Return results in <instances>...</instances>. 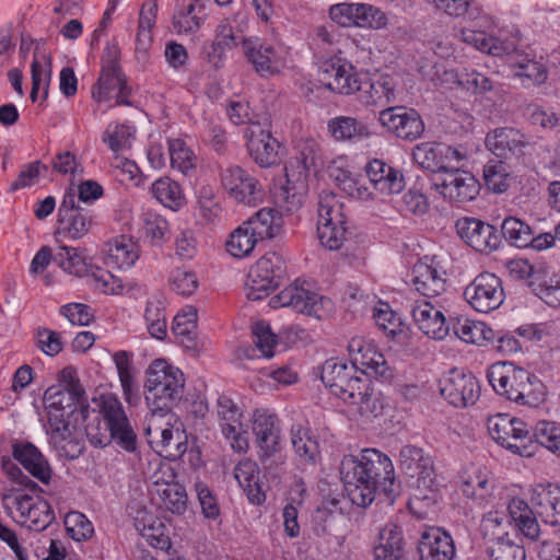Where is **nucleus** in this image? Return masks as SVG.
Instances as JSON below:
<instances>
[{
	"label": "nucleus",
	"mask_w": 560,
	"mask_h": 560,
	"mask_svg": "<svg viewBox=\"0 0 560 560\" xmlns=\"http://www.w3.org/2000/svg\"><path fill=\"white\" fill-rule=\"evenodd\" d=\"M340 476L349 499L358 506L370 505L377 494L393 503L397 494L392 459L375 448L345 456Z\"/></svg>",
	"instance_id": "obj_1"
},
{
	"label": "nucleus",
	"mask_w": 560,
	"mask_h": 560,
	"mask_svg": "<svg viewBox=\"0 0 560 560\" xmlns=\"http://www.w3.org/2000/svg\"><path fill=\"white\" fill-rule=\"evenodd\" d=\"M318 80L326 89L342 95L354 94L364 106L385 107L396 101L394 80L388 75L376 80L355 72L342 58H331L322 63Z\"/></svg>",
	"instance_id": "obj_2"
},
{
	"label": "nucleus",
	"mask_w": 560,
	"mask_h": 560,
	"mask_svg": "<svg viewBox=\"0 0 560 560\" xmlns=\"http://www.w3.org/2000/svg\"><path fill=\"white\" fill-rule=\"evenodd\" d=\"M97 407L102 420L90 422L85 427L90 443L96 447H103L114 441L126 452H136L137 434L120 400L113 394H103L100 396Z\"/></svg>",
	"instance_id": "obj_3"
},
{
	"label": "nucleus",
	"mask_w": 560,
	"mask_h": 560,
	"mask_svg": "<svg viewBox=\"0 0 560 560\" xmlns=\"http://www.w3.org/2000/svg\"><path fill=\"white\" fill-rule=\"evenodd\" d=\"M145 401L151 410L164 412L171 410L184 390L183 372L163 359L154 360L147 370Z\"/></svg>",
	"instance_id": "obj_4"
},
{
	"label": "nucleus",
	"mask_w": 560,
	"mask_h": 560,
	"mask_svg": "<svg viewBox=\"0 0 560 560\" xmlns=\"http://www.w3.org/2000/svg\"><path fill=\"white\" fill-rule=\"evenodd\" d=\"M252 429L264 469L268 474L281 472L287 457L282 453V430L278 417L267 410H256Z\"/></svg>",
	"instance_id": "obj_5"
},
{
	"label": "nucleus",
	"mask_w": 560,
	"mask_h": 560,
	"mask_svg": "<svg viewBox=\"0 0 560 560\" xmlns=\"http://www.w3.org/2000/svg\"><path fill=\"white\" fill-rule=\"evenodd\" d=\"M269 305L272 308L290 307L298 313L314 316L317 319L326 318L332 312L330 299L319 295L312 290L308 282L301 280H295L271 298Z\"/></svg>",
	"instance_id": "obj_6"
},
{
	"label": "nucleus",
	"mask_w": 560,
	"mask_h": 560,
	"mask_svg": "<svg viewBox=\"0 0 560 560\" xmlns=\"http://www.w3.org/2000/svg\"><path fill=\"white\" fill-rule=\"evenodd\" d=\"M242 51L262 78L282 73L291 67L290 49L281 44L264 43L258 37L242 40Z\"/></svg>",
	"instance_id": "obj_7"
},
{
	"label": "nucleus",
	"mask_w": 560,
	"mask_h": 560,
	"mask_svg": "<svg viewBox=\"0 0 560 560\" xmlns=\"http://www.w3.org/2000/svg\"><path fill=\"white\" fill-rule=\"evenodd\" d=\"M174 415L168 411L159 412L152 410V413L147 418V427L144 434L148 443L159 454L168 456H177L185 452L186 445L182 442V433L179 430H174L172 421Z\"/></svg>",
	"instance_id": "obj_8"
},
{
	"label": "nucleus",
	"mask_w": 560,
	"mask_h": 560,
	"mask_svg": "<svg viewBox=\"0 0 560 560\" xmlns=\"http://www.w3.org/2000/svg\"><path fill=\"white\" fill-rule=\"evenodd\" d=\"M487 428L490 436L501 446L521 456H529L527 442L530 441L527 424L521 419L506 413L488 418Z\"/></svg>",
	"instance_id": "obj_9"
},
{
	"label": "nucleus",
	"mask_w": 560,
	"mask_h": 560,
	"mask_svg": "<svg viewBox=\"0 0 560 560\" xmlns=\"http://www.w3.org/2000/svg\"><path fill=\"white\" fill-rule=\"evenodd\" d=\"M348 353L352 366L365 376H374L389 381L394 376L393 369L375 343L364 337H353L348 343Z\"/></svg>",
	"instance_id": "obj_10"
},
{
	"label": "nucleus",
	"mask_w": 560,
	"mask_h": 560,
	"mask_svg": "<svg viewBox=\"0 0 560 560\" xmlns=\"http://www.w3.org/2000/svg\"><path fill=\"white\" fill-rule=\"evenodd\" d=\"M447 299H420L411 305V316L418 328L428 337L443 340L450 332L452 318L445 312Z\"/></svg>",
	"instance_id": "obj_11"
},
{
	"label": "nucleus",
	"mask_w": 560,
	"mask_h": 560,
	"mask_svg": "<svg viewBox=\"0 0 560 560\" xmlns=\"http://www.w3.org/2000/svg\"><path fill=\"white\" fill-rule=\"evenodd\" d=\"M215 415L220 431L231 448L236 453H246L249 443L240 407L229 396L221 395L217 399Z\"/></svg>",
	"instance_id": "obj_12"
},
{
	"label": "nucleus",
	"mask_w": 560,
	"mask_h": 560,
	"mask_svg": "<svg viewBox=\"0 0 560 560\" xmlns=\"http://www.w3.org/2000/svg\"><path fill=\"white\" fill-rule=\"evenodd\" d=\"M504 296L501 279L491 272L478 275L464 290L465 300L480 313L499 308Z\"/></svg>",
	"instance_id": "obj_13"
},
{
	"label": "nucleus",
	"mask_w": 560,
	"mask_h": 560,
	"mask_svg": "<svg viewBox=\"0 0 560 560\" xmlns=\"http://www.w3.org/2000/svg\"><path fill=\"white\" fill-rule=\"evenodd\" d=\"M223 189L237 202L255 205L262 197L260 183L249 172L238 165H228L220 172Z\"/></svg>",
	"instance_id": "obj_14"
},
{
	"label": "nucleus",
	"mask_w": 560,
	"mask_h": 560,
	"mask_svg": "<svg viewBox=\"0 0 560 560\" xmlns=\"http://www.w3.org/2000/svg\"><path fill=\"white\" fill-rule=\"evenodd\" d=\"M417 490L419 494H415L408 508L416 521L432 520V515L436 513L435 491L438 489L436 476L433 467V460L430 458L428 464H422L421 468L416 472Z\"/></svg>",
	"instance_id": "obj_15"
},
{
	"label": "nucleus",
	"mask_w": 560,
	"mask_h": 560,
	"mask_svg": "<svg viewBox=\"0 0 560 560\" xmlns=\"http://www.w3.org/2000/svg\"><path fill=\"white\" fill-rule=\"evenodd\" d=\"M434 187L439 192L451 201L467 202L479 194V182L469 172L458 168L446 170L433 179Z\"/></svg>",
	"instance_id": "obj_16"
},
{
	"label": "nucleus",
	"mask_w": 560,
	"mask_h": 560,
	"mask_svg": "<svg viewBox=\"0 0 560 560\" xmlns=\"http://www.w3.org/2000/svg\"><path fill=\"white\" fill-rule=\"evenodd\" d=\"M479 384L471 373L452 370L440 381V393L450 405L466 408L479 397Z\"/></svg>",
	"instance_id": "obj_17"
},
{
	"label": "nucleus",
	"mask_w": 560,
	"mask_h": 560,
	"mask_svg": "<svg viewBox=\"0 0 560 560\" xmlns=\"http://www.w3.org/2000/svg\"><path fill=\"white\" fill-rule=\"evenodd\" d=\"M412 159L421 168L443 174L453 161L464 160L465 154L444 143L423 142L413 148Z\"/></svg>",
	"instance_id": "obj_18"
},
{
	"label": "nucleus",
	"mask_w": 560,
	"mask_h": 560,
	"mask_svg": "<svg viewBox=\"0 0 560 560\" xmlns=\"http://www.w3.org/2000/svg\"><path fill=\"white\" fill-rule=\"evenodd\" d=\"M456 229L460 238L480 253L495 250L501 243L497 229L476 218L465 217L457 220Z\"/></svg>",
	"instance_id": "obj_19"
},
{
	"label": "nucleus",
	"mask_w": 560,
	"mask_h": 560,
	"mask_svg": "<svg viewBox=\"0 0 560 560\" xmlns=\"http://www.w3.org/2000/svg\"><path fill=\"white\" fill-rule=\"evenodd\" d=\"M129 93L126 78L118 65H103L100 78L92 88V97L100 103L114 100L115 105H129Z\"/></svg>",
	"instance_id": "obj_20"
},
{
	"label": "nucleus",
	"mask_w": 560,
	"mask_h": 560,
	"mask_svg": "<svg viewBox=\"0 0 560 560\" xmlns=\"http://www.w3.org/2000/svg\"><path fill=\"white\" fill-rule=\"evenodd\" d=\"M380 122L396 137L413 141L423 130L424 124L420 115L406 107H388L380 113Z\"/></svg>",
	"instance_id": "obj_21"
},
{
	"label": "nucleus",
	"mask_w": 560,
	"mask_h": 560,
	"mask_svg": "<svg viewBox=\"0 0 560 560\" xmlns=\"http://www.w3.org/2000/svg\"><path fill=\"white\" fill-rule=\"evenodd\" d=\"M244 138L252 159L261 167H269L278 160V141L260 122L252 121L244 130Z\"/></svg>",
	"instance_id": "obj_22"
},
{
	"label": "nucleus",
	"mask_w": 560,
	"mask_h": 560,
	"mask_svg": "<svg viewBox=\"0 0 560 560\" xmlns=\"http://www.w3.org/2000/svg\"><path fill=\"white\" fill-rule=\"evenodd\" d=\"M175 472L168 467H161L152 475L151 493L158 495L164 506L173 513H182L186 509L187 494L185 488L175 481Z\"/></svg>",
	"instance_id": "obj_23"
},
{
	"label": "nucleus",
	"mask_w": 560,
	"mask_h": 560,
	"mask_svg": "<svg viewBox=\"0 0 560 560\" xmlns=\"http://www.w3.org/2000/svg\"><path fill=\"white\" fill-rule=\"evenodd\" d=\"M487 377L493 390L501 397L513 401L529 372L511 362H495L487 371Z\"/></svg>",
	"instance_id": "obj_24"
},
{
	"label": "nucleus",
	"mask_w": 560,
	"mask_h": 560,
	"mask_svg": "<svg viewBox=\"0 0 560 560\" xmlns=\"http://www.w3.org/2000/svg\"><path fill=\"white\" fill-rule=\"evenodd\" d=\"M485 143L489 151L502 159L523 154L530 144L525 133L512 127H500L489 131Z\"/></svg>",
	"instance_id": "obj_25"
},
{
	"label": "nucleus",
	"mask_w": 560,
	"mask_h": 560,
	"mask_svg": "<svg viewBox=\"0 0 560 560\" xmlns=\"http://www.w3.org/2000/svg\"><path fill=\"white\" fill-rule=\"evenodd\" d=\"M446 273L433 260H419L412 268L411 282L422 299H445Z\"/></svg>",
	"instance_id": "obj_26"
},
{
	"label": "nucleus",
	"mask_w": 560,
	"mask_h": 560,
	"mask_svg": "<svg viewBox=\"0 0 560 560\" xmlns=\"http://www.w3.org/2000/svg\"><path fill=\"white\" fill-rule=\"evenodd\" d=\"M294 156L285 166L290 176L308 179L310 174L316 173L323 165V154L319 143L313 138H301L294 147Z\"/></svg>",
	"instance_id": "obj_27"
},
{
	"label": "nucleus",
	"mask_w": 560,
	"mask_h": 560,
	"mask_svg": "<svg viewBox=\"0 0 560 560\" xmlns=\"http://www.w3.org/2000/svg\"><path fill=\"white\" fill-rule=\"evenodd\" d=\"M12 455L27 472L44 485L52 477V468L44 454L31 442L15 441L12 444Z\"/></svg>",
	"instance_id": "obj_28"
},
{
	"label": "nucleus",
	"mask_w": 560,
	"mask_h": 560,
	"mask_svg": "<svg viewBox=\"0 0 560 560\" xmlns=\"http://www.w3.org/2000/svg\"><path fill=\"white\" fill-rule=\"evenodd\" d=\"M207 20L206 5L195 0H176L172 27L177 35H195Z\"/></svg>",
	"instance_id": "obj_29"
},
{
	"label": "nucleus",
	"mask_w": 560,
	"mask_h": 560,
	"mask_svg": "<svg viewBox=\"0 0 560 560\" xmlns=\"http://www.w3.org/2000/svg\"><path fill=\"white\" fill-rule=\"evenodd\" d=\"M82 396L70 393L60 385H51L44 394V404L47 411L48 424L56 425L69 422V417Z\"/></svg>",
	"instance_id": "obj_30"
},
{
	"label": "nucleus",
	"mask_w": 560,
	"mask_h": 560,
	"mask_svg": "<svg viewBox=\"0 0 560 560\" xmlns=\"http://www.w3.org/2000/svg\"><path fill=\"white\" fill-rule=\"evenodd\" d=\"M420 560H452L455 546L452 536L444 527H428L418 545Z\"/></svg>",
	"instance_id": "obj_31"
},
{
	"label": "nucleus",
	"mask_w": 560,
	"mask_h": 560,
	"mask_svg": "<svg viewBox=\"0 0 560 560\" xmlns=\"http://www.w3.org/2000/svg\"><path fill=\"white\" fill-rule=\"evenodd\" d=\"M248 24L249 18L244 11H237L220 20L214 31L213 48L215 50H225L233 49L240 44L242 45V40L247 39L242 34L247 31Z\"/></svg>",
	"instance_id": "obj_32"
},
{
	"label": "nucleus",
	"mask_w": 560,
	"mask_h": 560,
	"mask_svg": "<svg viewBox=\"0 0 560 560\" xmlns=\"http://www.w3.org/2000/svg\"><path fill=\"white\" fill-rule=\"evenodd\" d=\"M539 506L534 510L521 499L513 498L508 503L505 511H490L483 515L482 521L494 525H501L506 518L514 525H539L541 523Z\"/></svg>",
	"instance_id": "obj_33"
},
{
	"label": "nucleus",
	"mask_w": 560,
	"mask_h": 560,
	"mask_svg": "<svg viewBox=\"0 0 560 560\" xmlns=\"http://www.w3.org/2000/svg\"><path fill=\"white\" fill-rule=\"evenodd\" d=\"M365 172L374 189L383 195L399 194L405 187L402 174L382 160L369 162Z\"/></svg>",
	"instance_id": "obj_34"
},
{
	"label": "nucleus",
	"mask_w": 560,
	"mask_h": 560,
	"mask_svg": "<svg viewBox=\"0 0 560 560\" xmlns=\"http://www.w3.org/2000/svg\"><path fill=\"white\" fill-rule=\"evenodd\" d=\"M46 432L49 436V443L57 452L59 457L66 459L78 458L83 450L84 443L69 422L62 424L47 425Z\"/></svg>",
	"instance_id": "obj_35"
},
{
	"label": "nucleus",
	"mask_w": 560,
	"mask_h": 560,
	"mask_svg": "<svg viewBox=\"0 0 560 560\" xmlns=\"http://www.w3.org/2000/svg\"><path fill=\"white\" fill-rule=\"evenodd\" d=\"M495 483L490 471L477 468L468 474L460 483V491L474 504L483 506L491 502L494 495Z\"/></svg>",
	"instance_id": "obj_36"
},
{
	"label": "nucleus",
	"mask_w": 560,
	"mask_h": 560,
	"mask_svg": "<svg viewBox=\"0 0 560 560\" xmlns=\"http://www.w3.org/2000/svg\"><path fill=\"white\" fill-rule=\"evenodd\" d=\"M327 130L330 137L339 142H359L371 136L369 127L351 116L331 118L327 122Z\"/></svg>",
	"instance_id": "obj_37"
},
{
	"label": "nucleus",
	"mask_w": 560,
	"mask_h": 560,
	"mask_svg": "<svg viewBox=\"0 0 560 560\" xmlns=\"http://www.w3.org/2000/svg\"><path fill=\"white\" fill-rule=\"evenodd\" d=\"M290 440L295 455L305 465H315L319 459V444L312 430L302 424H294L290 430Z\"/></svg>",
	"instance_id": "obj_38"
},
{
	"label": "nucleus",
	"mask_w": 560,
	"mask_h": 560,
	"mask_svg": "<svg viewBox=\"0 0 560 560\" xmlns=\"http://www.w3.org/2000/svg\"><path fill=\"white\" fill-rule=\"evenodd\" d=\"M4 508L18 525L31 522L33 525L40 522L37 517L38 506L30 494L21 493L19 489L3 497Z\"/></svg>",
	"instance_id": "obj_39"
},
{
	"label": "nucleus",
	"mask_w": 560,
	"mask_h": 560,
	"mask_svg": "<svg viewBox=\"0 0 560 560\" xmlns=\"http://www.w3.org/2000/svg\"><path fill=\"white\" fill-rule=\"evenodd\" d=\"M234 477L252 503L261 504L266 500L259 485V468L256 462L249 458L241 460L234 469Z\"/></svg>",
	"instance_id": "obj_40"
},
{
	"label": "nucleus",
	"mask_w": 560,
	"mask_h": 560,
	"mask_svg": "<svg viewBox=\"0 0 560 560\" xmlns=\"http://www.w3.org/2000/svg\"><path fill=\"white\" fill-rule=\"evenodd\" d=\"M287 182L276 192L277 202L284 207L285 211L293 212L302 207L308 191V179L300 176H290L285 172Z\"/></svg>",
	"instance_id": "obj_41"
},
{
	"label": "nucleus",
	"mask_w": 560,
	"mask_h": 560,
	"mask_svg": "<svg viewBox=\"0 0 560 560\" xmlns=\"http://www.w3.org/2000/svg\"><path fill=\"white\" fill-rule=\"evenodd\" d=\"M246 226L250 229L259 241L272 238L278 235L282 229L283 220L281 213L272 208H262L253 217L245 221Z\"/></svg>",
	"instance_id": "obj_42"
},
{
	"label": "nucleus",
	"mask_w": 560,
	"mask_h": 560,
	"mask_svg": "<svg viewBox=\"0 0 560 560\" xmlns=\"http://www.w3.org/2000/svg\"><path fill=\"white\" fill-rule=\"evenodd\" d=\"M106 264L119 269L130 268L139 258V246L130 237L119 236L108 243Z\"/></svg>",
	"instance_id": "obj_43"
},
{
	"label": "nucleus",
	"mask_w": 560,
	"mask_h": 560,
	"mask_svg": "<svg viewBox=\"0 0 560 560\" xmlns=\"http://www.w3.org/2000/svg\"><path fill=\"white\" fill-rule=\"evenodd\" d=\"M452 328L454 334L466 343L482 346L493 338L492 329L485 323L467 317L452 319Z\"/></svg>",
	"instance_id": "obj_44"
},
{
	"label": "nucleus",
	"mask_w": 560,
	"mask_h": 560,
	"mask_svg": "<svg viewBox=\"0 0 560 560\" xmlns=\"http://www.w3.org/2000/svg\"><path fill=\"white\" fill-rule=\"evenodd\" d=\"M32 90L31 100L36 102L40 89H43L44 98L48 95V83L51 77V58L49 55L39 54V46L36 45L34 60L31 65Z\"/></svg>",
	"instance_id": "obj_45"
},
{
	"label": "nucleus",
	"mask_w": 560,
	"mask_h": 560,
	"mask_svg": "<svg viewBox=\"0 0 560 560\" xmlns=\"http://www.w3.org/2000/svg\"><path fill=\"white\" fill-rule=\"evenodd\" d=\"M509 66L514 71L515 77L522 79L524 83L540 84L547 79L545 67L520 51L511 57Z\"/></svg>",
	"instance_id": "obj_46"
},
{
	"label": "nucleus",
	"mask_w": 560,
	"mask_h": 560,
	"mask_svg": "<svg viewBox=\"0 0 560 560\" xmlns=\"http://www.w3.org/2000/svg\"><path fill=\"white\" fill-rule=\"evenodd\" d=\"M167 144L172 168L185 176L194 174L198 160L187 143L183 139L174 138L168 139Z\"/></svg>",
	"instance_id": "obj_47"
},
{
	"label": "nucleus",
	"mask_w": 560,
	"mask_h": 560,
	"mask_svg": "<svg viewBox=\"0 0 560 560\" xmlns=\"http://www.w3.org/2000/svg\"><path fill=\"white\" fill-rule=\"evenodd\" d=\"M153 197L164 207L178 210L185 205V195L178 183L164 176L156 179L151 186Z\"/></svg>",
	"instance_id": "obj_48"
},
{
	"label": "nucleus",
	"mask_w": 560,
	"mask_h": 560,
	"mask_svg": "<svg viewBox=\"0 0 560 560\" xmlns=\"http://www.w3.org/2000/svg\"><path fill=\"white\" fill-rule=\"evenodd\" d=\"M196 211L205 224H213L220 220L222 208L212 186L203 185L198 189Z\"/></svg>",
	"instance_id": "obj_49"
},
{
	"label": "nucleus",
	"mask_w": 560,
	"mask_h": 560,
	"mask_svg": "<svg viewBox=\"0 0 560 560\" xmlns=\"http://www.w3.org/2000/svg\"><path fill=\"white\" fill-rule=\"evenodd\" d=\"M258 242L260 241L256 238L255 234L250 232V229L243 222L231 232L225 242V247L231 256L245 258L252 255Z\"/></svg>",
	"instance_id": "obj_50"
},
{
	"label": "nucleus",
	"mask_w": 560,
	"mask_h": 560,
	"mask_svg": "<svg viewBox=\"0 0 560 560\" xmlns=\"http://www.w3.org/2000/svg\"><path fill=\"white\" fill-rule=\"evenodd\" d=\"M547 397V388L544 383L529 372V377H525L518 392L515 394L513 402L528 408H538Z\"/></svg>",
	"instance_id": "obj_51"
},
{
	"label": "nucleus",
	"mask_w": 560,
	"mask_h": 560,
	"mask_svg": "<svg viewBox=\"0 0 560 560\" xmlns=\"http://www.w3.org/2000/svg\"><path fill=\"white\" fill-rule=\"evenodd\" d=\"M114 362L118 371V376L125 399L128 404H136L138 396V386L132 373L130 355L126 351H118L114 354Z\"/></svg>",
	"instance_id": "obj_52"
},
{
	"label": "nucleus",
	"mask_w": 560,
	"mask_h": 560,
	"mask_svg": "<svg viewBox=\"0 0 560 560\" xmlns=\"http://www.w3.org/2000/svg\"><path fill=\"white\" fill-rule=\"evenodd\" d=\"M54 259L65 271L78 277H88L94 268V266L86 262L85 257L74 247L61 246Z\"/></svg>",
	"instance_id": "obj_53"
},
{
	"label": "nucleus",
	"mask_w": 560,
	"mask_h": 560,
	"mask_svg": "<svg viewBox=\"0 0 560 560\" xmlns=\"http://www.w3.org/2000/svg\"><path fill=\"white\" fill-rule=\"evenodd\" d=\"M538 497L541 523L544 525H560V487L549 486Z\"/></svg>",
	"instance_id": "obj_54"
},
{
	"label": "nucleus",
	"mask_w": 560,
	"mask_h": 560,
	"mask_svg": "<svg viewBox=\"0 0 560 560\" xmlns=\"http://www.w3.org/2000/svg\"><path fill=\"white\" fill-rule=\"evenodd\" d=\"M501 232L502 236L515 247L524 248L532 244L530 226L517 218H505L501 224Z\"/></svg>",
	"instance_id": "obj_55"
},
{
	"label": "nucleus",
	"mask_w": 560,
	"mask_h": 560,
	"mask_svg": "<svg viewBox=\"0 0 560 560\" xmlns=\"http://www.w3.org/2000/svg\"><path fill=\"white\" fill-rule=\"evenodd\" d=\"M388 555H404L401 527H382L380 530V544L374 549L375 560Z\"/></svg>",
	"instance_id": "obj_56"
},
{
	"label": "nucleus",
	"mask_w": 560,
	"mask_h": 560,
	"mask_svg": "<svg viewBox=\"0 0 560 560\" xmlns=\"http://www.w3.org/2000/svg\"><path fill=\"white\" fill-rule=\"evenodd\" d=\"M305 495V483L302 480L294 481L288 491L287 503L282 509L283 525L290 523L298 525L299 515L304 509Z\"/></svg>",
	"instance_id": "obj_57"
},
{
	"label": "nucleus",
	"mask_w": 560,
	"mask_h": 560,
	"mask_svg": "<svg viewBox=\"0 0 560 560\" xmlns=\"http://www.w3.org/2000/svg\"><path fill=\"white\" fill-rule=\"evenodd\" d=\"M70 237L77 240L84 236L95 223L94 214L85 208H78L75 212L59 220Z\"/></svg>",
	"instance_id": "obj_58"
},
{
	"label": "nucleus",
	"mask_w": 560,
	"mask_h": 560,
	"mask_svg": "<svg viewBox=\"0 0 560 560\" xmlns=\"http://www.w3.org/2000/svg\"><path fill=\"white\" fill-rule=\"evenodd\" d=\"M530 287L537 296L551 307H560V276L535 277Z\"/></svg>",
	"instance_id": "obj_59"
},
{
	"label": "nucleus",
	"mask_w": 560,
	"mask_h": 560,
	"mask_svg": "<svg viewBox=\"0 0 560 560\" xmlns=\"http://www.w3.org/2000/svg\"><path fill=\"white\" fill-rule=\"evenodd\" d=\"M351 412L359 415L364 420H371L383 413L384 401L380 393L372 386L370 390L361 395L358 400L349 408Z\"/></svg>",
	"instance_id": "obj_60"
},
{
	"label": "nucleus",
	"mask_w": 560,
	"mask_h": 560,
	"mask_svg": "<svg viewBox=\"0 0 560 560\" xmlns=\"http://www.w3.org/2000/svg\"><path fill=\"white\" fill-rule=\"evenodd\" d=\"M376 326L387 336L395 338L402 331L400 317L385 302H378L373 310Z\"/></svg>",
	"instance_id": "obj_61"
},
{
	"label": "nucleus",
	"mask_w": 560,
	"mask_h": 560,
	"mask_svg": "<svg viewBox=\"0 0 560 560\" xmlns=\"http://www.w3.org/2000/svg\"><path fill=\"white\" fill-rule=\"evenodd\" d=\"M136 128L127 124H110L103 137L109 149L114 152H120L130 148L133 140Z\"/></svg>",
	"instance_id": "obj_62"
},
{
	"label": "nucleus",
	"mask_w": 560,
	"mask_h": 560,
	"mask_svg": "<svg viewBox=\"0 0 560 560\" xmlns=\"http://www.w3.org/2000/svg\"><path fill=\"white\" fill-rule=\"evenodd\" d=\"M252 268L255 272H259L262 277L279 285V280L284 273V260L280 254L268 252Z\"/></svg>",
	"instance_id": "obj_63"
},
{
	"label": "nucleus",
	"mask_w": 560,
	"mask_h": 560,
	"mask_svg": "<svg viewBox=\"0 0 560 560\" xmlns=\"http://www.w3.org/2000/svg\"><path fill=\"white\" fill-rule=\"evenodd\" d=\"M197 310L194 306L187 305L174 317L172 330L177 336L183 338L182 341H192L197 328Z\"/></svg>",
	"instance_id": "obj_64"
}]
</instances>
